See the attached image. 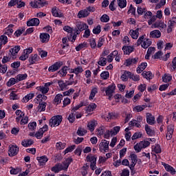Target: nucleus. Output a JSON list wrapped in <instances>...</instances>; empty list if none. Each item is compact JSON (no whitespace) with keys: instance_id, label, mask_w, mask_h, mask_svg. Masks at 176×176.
Wrapping results in <instances>:
<instances>
[{"instance_id":"nucleus-1","label":"nucleus","mask_w":176,"mask_h":176,"mask_svg":"<svg viewBox=\"0 0 176 176\" xmlns=\"http://www.w3.org/2000/svg\"><path fill=\"white\" fill-rule=\"evenodd\" d=\"M151 142H156V139L148 138L147 140L140 141L133 146V149L135 151L136 153H140L142 149L148 148V146L151 145Z\"/></svg>"},{"instance_id":"nucleus-2","label":"nucleus","mask_w":176,"mask_h":176,"mask_svg":"<svg viewBox=\"0 0 176 176\" xmlns=\"http://www.w3.org/2000/svg\"><path fill=\"white\" fill-rule=\"evenodd\" d=\"M137 46H141L143 49H148V47L152 45V41L149 38H145V36H141L137 41Z\"/></svg>"},{"instance_id":"nucleus-3","label":"nucleus","mask_w":176,"mask_h":176,"mask_svg":"<svg viewBox=\"0 0 176 176\" xmlns=\"http://www.w3.org/2000/svg\"><path fill=\"white\" fill-rule=\"evenodd\" d=\"M96 12V8L93 6H89L87 7L84 10H81L78 12L77 14V17L78 19H85V17H87L90 13Z\"/></svg>"},{"instance_id":"nucleus-4","label":"nucleus","mask_w":176,"mask_h":176,"mask_svg":"<svg viewBox=\"0 0 176 176\" xmlns=\"http://www.w3.org/2000/svg\"><path fill=\"white\" fill-rule=\"evenodd\" d=\"M62 122H63V116L57 115V116H53L50 120L49 124L50 127H57L60 126Z\"/></svg>"},{"instance_id":"nucleus-5","label":"nucleus","mask_w":176,"mask_h":176,"mask_svg":"<svg viewBox=\"0 0 176 176\" xmlns=\"http://www.w3.org/2000/svg\"><path fill=\"white\" fill-rule=\"evenodd\" d=\"M116 90V85L113 83L111 84L107 87H106L104 91L109 101L112 100V97H113V94H115Z\"/></svg>"},{"instance_id":"nucleus-6","label":"nucleus","mask_w":176,"mask_h":176,"mask_svg":"<svg viewBox=\"0 0 176 176\" xmlns=\"http://www.w3.org/2000/svg\"><path fill=\"white\" fill-rule=\"evenodd\" d=\"M99 150L102 153H105L109 151V141L102 140L99 144Z\"/></svg>"},{"instance_id":"nucleus-7","label":"nucleus","mask_w":176,"mask_h":176,"mask_svg":"<svg viewBox=\"0 0 176 176\" xmlns=\"http://www.w3.org/2000/svg\"><path fill=\"white\" fill-rule=\"evenodd\" d=\"M53 85V82H47L43 86H39L36 87L38 91H40L42 94H47L49 93V87Z\"/></svg>"},{"instance_id":"nucleus-8","label":"nucleus","mask_w":176,"mask_h":176,"mask_svg":"<svg viewBox=\"0 0 176 176\" xmlns=\"http://www.w3.org/2000/svg\"><path fill=\"white\" fill-rule=\"evenodd\" d=\"M49 130V126L47 124L44 125L42 128H41L37 132H36L34 137L38 140H41L42 137H43V134L46 133Z\"/></svg>"},{"instance_id":"nucleus-9","label":"nucleus","mask_w":176,"mask_h":176,"mask_svg":"<svg viewBox=\"0 0 176 176\" xmlns=\"http://www.w3.org/2000/svg\"><path fill=\"white\" fill-rule=\"evenodd\" d=\"M19 151H20L19 146L10 145L9 146L8 155L10 156V157H13V156H16V155L19 153Z\"/></svg>"},{"instance_id":"nucleus-10","label":"nucleus","mask_w":176,"mask_h":176,"mask_svg":"<svg viewBox=\"0 0 176 176\" xmlns=\"http://www.w3.org/2000/svg\"><path fill=\"white\" fill-rule=\"evenodd\" d=\"M63 61L56 62L48 68V71L49 72H56V71H58V69L63 67Z\"/></svg>"},{"instance_id":"nucleus-11","label":"nucleus","mask_w":176,"mask_h":176,"mask_svg":"<svg viewBox=\"0 0 176 176\" xmlns=\"http://www.w3.org/2000/svg\"><path fill=\"white\" fill-rule=\"evenodd\" d=\"M138 58H129L126 59L124 63L126 67H130V65H137L138 64Z\"/></svg>"},{"instance_id":"nucleus-12","label":"nucleus","mask_w":176,"mask_h":176,"mask_svg":"<svg viewBox=\"0 0 176 176\" xmlns=\"http://www.w3.org/2000/svg\"><path fill=\"white\" fill-rule=\"evenodd\" d=\"M41 21L38 18H32L27 21L28 27H38V25H39Z\"/></svg>"},{"instance_id":"nucleus-13","label":"nucleus","mask_w":176,"mask_h":176,"mask_svg":"<svg viewBox=\"0 0 176 176\" xmlns=\"http://www.w3.org/2000/svg\"><path fill=\"white\" fill-rule=\"evenodd\" d=\"M173 134H174V126L170 124L167 128L166 140H171L173 138Z\"/></svg>"},{"instance_id":"nucleus-14","label":"nucleus","mask_w":176,"mask_h":176,"mask_svg":"<svg viewBox=\"0 0 176 176\" xmlns=\"http://www.w3.org/2000/svg\"><path fill=\"white\" fill-rule=\"evenodd\" d=\"M30 6L32 8H43L45 3H43V0H34L30 2Z\"/></svg>"},{"instance_id":"nucleus-15","label":"nucleus","mask_w":176,"mask_h":176,"mask_svg":"<svg viewBox=\"0 0 176 176\" xmlns=\"http://www.w3.org/2000/svg\"><path fill=\"white\" fill-rule=\"evenodd\" d=\"M130 158H131V164L129 165V168L131 170H133V168H134V167H135V165L137 164V155L135 153H131L130 155Z\"/></svg>"},{"instance_id":"nucleus-16","label":"nucleus","mask_w":176,"mask_h":176,"mask_svg":"<svg viewBox=\"0 0 176 176\" xmlns=\"http://www.w3.org/2000/svg\"><path fill=\"white\" fill-rule=\"evenodd\" d=\"M162 166H164L166 171H167L168 173H170L171 175H175V173H176L175 168L171 166V165H169L166 163H162Z\"/></svg>"},{"instance_id":"nucleus-17","label":"nucleus","mask_w":176,"mask_h":176,"mask_svg":"<svg viewBox=\"0 0 176 176\" xmlns=\"http://www.w3.org/2000/svg\"><path fill=\"white\" fill-rule=\"evenodd\" d=\"M13 27H14V25L10 24L7 28L4 29V35H8V36H12L13 35Z\"/></svg>"},{"instance_id":"nucleus-18","label":"nucleus","mask_w":176,"mask_h":176,"mask_svg":"<svg viewBox=\"0 0 176 176\" xmlns=\"http://www.w3.org/2000/svg\"><path fill=\"white\" fill-rule=\"evenodd\" d=\"M52 15L54 16V17H59L61 18L63 17V16H64L63 14V11H61L60 10H59L58 8L56 7H54L52 10Z\"/></svg>"},{"instance_id":"nucleus-19","label":"nucleus","mask_w":176,"mask_h":176,"mask_svg":"<svg viewBox=\"0 0 176 176\" xmlns=\"http://www.w3.org/2000/svg\"><path fill=\"white\" fill-rule=\"evenodd\" d=\"M38 61H41V57L37 54H32L29 58L30 64H36Z\"/></svg>"},{"instance_id":"nucleus-20","label":"nucleus","mask_w":176,"mask_h":176,"mask_svg":"<svg viewBox=\"0 0 176 176\" xmlns=\"http://www.w3.org/2000/svg\"><path fill=\"white\" fill-rule=\"evenodd\" d=\"M50 39V35L47 33H41L40 34V41L42 43H47Z\"/></svg>"},{"instance_id":"nucleus-21","label":"nucleus","mask_w":176,"mask_h":176,"mask_svg":"<svg viewBox=\"0 0 176 176\" xmlns=\"http://www.w3.org/2000/svg\"><path fill=\"white\" fill-rule=\"evenodd\" d=\"M160 36H162V32L157 30H153L149 34V38H153L154 39H157L160 38Z\"/></svg>"},{"instance_id":"nucleus-22","label":"nucleus","mask_w":176,"mask_h":176,"mask_svg":"<svg viewBox=\"0 0 176 176\" xmlns=\"http://www.w3.org/2000/svg\"><path fill=\"white\" fill-rule=\"evenodd\" d=\"M129 35H131L132 39H138L140 36V29L137 28L136 30H131L129 31Z\"/></svg>"},{"instance_id":"nucleus-23","label":"nucleus","mask_w":176,"mask_h":176,"mask_svg":"<svg viewBox=\"0 0 176 176\" xmlns=\"http://www.w3.org/2000/svg\"><path fill=\"white\" fill-rule=\"evenodd\" d=\"M146 118L148 124H150L151 126L155 124V116H153L151 113H147Z\"/></svg>"},{"instance_id":"nucleus-24","label":"nucleus","mask_w":176,"mask_h":176,"mask_svg":"<svg viewBox=\"0 0 176 176\" xmlns=\"http://www.w3.org/2000/svg\"><path fill=\"white\" fill-rule=\"evenodd\" d=\"M36 160H38L40 166H45V164H46V163H47V161L49 160V159H47V157L46 155L37 157Z\"/></svg>"},{"instance_id":"nucleus-25","label":"nucleus","mask_w":176,"mask_h":176,"mask_svg":"<svg viewBox=\"0 0 176 176\" xmlns=\"http://www.w3.org/2000/svg\"><path fill=\"white\" fill-rule=\"evenodd\" d=\"M20 49H21L20 45H16L10 50V53H11L12 58H16L15 56L19 53V52H20Z\"/></svg>"},{"instance_id":"nucleus-26","label":"nucleus","mask_w":176,"mask_h":176,"mask_svg":"<svg viewBox=\"0 0 176 176\" xmlns=\"http://www.w3.org/2000/svg\"><path fill=\"white\" fill-rule=\"evenodd\" d=\"M51 170L52 171H53V173H60V171L65 169H64V166H63V164H57L54 167H52Z\"/></svg>"},{"instance_id":"nucleus-27","label":"nucleus","mask_w":176,"mask_h":176,"mask_svg":"<svg viewBox=\"0 0 176 176\" xmlns=\"http://www.w3.org/2000/svg\"><path fill=\"white\" fill-rule=\"evenodd\" d=\"M96 126H97V121H96L95 120H91L87 123V128L91 132L94 131Z\"/></svg>"},{"instance_id":"nucleus-28","label":"nucleus","mask_w":176,"mask_h":176,"mask_svg":"<svg viewBox=\"0 0 176 176\" xmlns=\"http://www.w3.org/2000/svg\"><path fill=\"white\" fill-rule=\"evenodd\" d=\"M166 27H167V25L161 21H158L153 24V28H166Z\"/></svg>"},{"instance_id":"nucleus-29","label":"nucleus","mask_w":176,"mask_h":176,"mask_svg":"<svg viewBox=\"0 0 176 176\" xmlns=\"http://www.w3.org/2000/svg\"><path fill=\"white\" fill-rule=\"evenodd\" d=\"M142 75L143 78H145V79H146L147 80H151V79H153V74H152L150 71H144Z\"/></svg>"},{"instance_id":"nucleus-30","label":"nucleus","mask_w":176,"mask_h":176,"mask_svg":"<svg viewBox=\"0 0 176 176\" xmlns=\"http://www.w3.org/2000/svg\"><path fill=\"white\" fill-rule=\"evenodd\" d=\"M148 67V63L146 62L142 63L137 68L136 72L138 74H141V72H143L145 68Z\"/></svg>"},{"instance_id":"nucleus-31","label":"nucleus","mask_w":176,"mask_h":176,"mask_svg":"<svg viewBox=\"0 0 176 176\" xmlns=\"http://www.w3.org/2000/svg\"><path fill=\"white\" fill-rule=\"evenodd\" d=\"M131 76V72L129 71H124V72L121 76V80L123 82H127L129 80V78Z\"/></svg>"},{"instance_id":"nucleus-32","label":"nucleus","mask_w":176,"mask_h":176,"mask_svg":"<svg viewBox=\"0 0 176 176\" xmlns=\"http://www.w3.org/2000/svg\"><path fill=\"white\" fill-rule=\"evenodd\" d=\"M162 82L164 83H168V82H171L173 80V76L170 74H165L164 76H162Z\"/></svg>"},{"instance_id":"nucleus-33","label":"nucleus","mask_w":176,"mask_h":176,"mask_svg":"<svg viewBox=\"0 0 176 176\" xmlns=\"http://www.w3.org/2000/svg\"><path fill=\"white\" fill-rule=\"evenodd\" d=\"M176 26V17H173L168 22V31H170L172 28Z\"/></svg>"},{"instance_id":"nucleus-34","label":"nucleus","mask_w":176,"mask_h":176,"mask_svg":"<svg viewBox=\"0 0 176 176\" xmlns=\"http://www.w3.org/2000/svg\"><path fill=\"white\" fill-rule=\"evenodd\" d=\"M122 50L124 52V54H130V53H133V52H134V47L132 46H124L122 47Z\"/></svg>"},{"instance_id":"nucleus-35","label":"nucleus","mask_w":176,"mask_h":176,"mask_svg":"<svg viewBox=\"0 0 176 176\" xmlns=\"http://www.w3.org/2000/svg\"><path fill=\"white\" fill-rule=\"evenodd\" d=\"M76 27L79 31H85L89 26L87 24L85 23L84 22H78L76 25Z\"/></svg>"},{"instance_id":"nucleus-36","label":"nucleus","mask_w":176,"mask_h":176,"mask_svg":"<svg viewBox=\"0 0 176 176\" xmlns=\"http://www.w3.org/2000/svg\"><path fill=\"white\" fill-rule=\"evenodd\" d=\"M103 118L107 122H109L111 119H115L116 116L115 115V113H107L103 116Z\"/></svg>"},{"instance_id":"nucleus-37","label":"nucleus","mask_w":176,"mask_h":176,"mask_svg":"<svg viewBox=\"0 0 176 176\" xmlns=\"http://www.w3.org/2000/svg\"><path fill=\"white\" fill-rule=\"evenodd\" d=\"M145 131L149 137H153V135H155V131L151 129V126H149L148 124L145 125Z\"/></svg>"},{"instance_id":"nucleus-38","label":"nucleus","mask_w":176,"mask_h":176,"mask_svg":"<svg viewBox=\"0 0 176 176\" xmlns=\"http://www.w3.org/2000/svg\"><path fill=\"white\" fill-rule=\"evenodd\" d=\"M34 144V141L32 140H24L21 142L22 146L25 148H28V146H31Z\"/></svg>"},{"instance_id":"nucleus-39","label":"nucleus","mask_w":176,"mask_h":176,"mask_svg":"<svg viewBox=\"0 0 176 176\" xmlns=\"http://www.w3.org/2000/svg\"><path fill=\"white\" fill-rule=\"evenodd\" d=\"M118 54L119 52H118V50H114L109 55H108L107 56L108 63H112V61H113V57H115V56H118Z\"/></svg>"},{"instance_id":"nucleus-40","label":"nucleus","mask_w":176,"mask_h":176,"mask_svg":"<svg viewBox=\"0 0 176 176\" xmlns=\"http://www.w3.org/2000/svg\"><path fill=\"white\" fill-rule=\"evenodd\" d=\"M33 97H35V94H34V93H30L24 96L22 99V102H28L30 100H32Z\"/></svg>"},{"instance_id":"nucleus-41","label":"nucleus","mask_w":176,"mask_h":176,"mask_svg":"<svg viewBox=\"0 0 176 176\" xmlns=\"http://www.w3.org/2000/svg\"><path fill=\"white\" fill-rule=\"evenodd\" d=\"M87 162H89V163H97V157L95 155H93L91 154H89L86 157Z\"/></svg>"},{"instance_id":"nucleus-42","label":"nucleus","mask_w":176,"mask_h":176,"mask_svg":"<svg viewBox=\"0 0 176 176\" xmlns=\"http://www.w3.org/2000/svg\"><path fill=\"white\" fill-rule=\"evenodd\" d=\"M16 83H19V81L17 80V78H11L7 82L6 86L8 87H12V86H13V85H16Z\"/></svg>"},{"instance_id":"nucleus-43","label":"nucleus","mask_w":176,"mask_h":176,"mask_svg":"<svg viewBox=\"0 0 176 176\" xmlns=\"http://www.w3.org/2000/svg\"><path fill=\"white\" fill-rule=\"evenodd\" d=\"M137 12L139 16H142L144 14L145 12H146V8L144 6H140L137 8Z\"/></svg>"},{"instance_id":"nucleus-44","label":"nucleus","mask_w":176,"mask_h":176,"mask_svg":"<svg viewBox=\"0 0 176 176\" xmlns=\"http://www.w3.org/2000/svg\"><path fill=\"white\" fill-rule=\"evenodd\" d=\"M71 163H72V158L66 159L62 164V166H63L64 170H67L68 167H69Z\"/></svg>"},{"instance_id":"nucleus-45","label":"nucleus","mask_w":176,"mask_h":176,"mask_svg":"<svg viewBox=\"0 0 176 176\" xmlns=\"http://www.w3.org/2000/svg\"><path fill=\"white\" fill-rule=\"evenodd\" d=\"M10 100H12V101H14L16 100H20V96H19V94H16V91H12L10 94Z\"/></svg>"},{"instance_id":"nucleus-46","label":"nucleus","mask_w":176,"mask_h":176,"mask_svg":"<svg viewBox=\"0 0 176 176\" xmlns=\"http://www.w3.org/2000/svg\"><path fill=\"white\" fill-rule=\"evenodd\" d=\"M62 100H63V95L58 94L55 96L54 102L56 105H58V104H61Z\"/></svg>"},{"instance_id":"nucleus-47","label":"nucleus","mask_w":176,"mask_h":176,"mask_svg":"<svg viewBox=\"0 0 176 176\" xmlns=\"http://www.w3.org/2000/svg\"><path fill=\"white\" fill-rule=\"evenodd\" d=\"M120 131V126H114L112 130L108 131V133H110L111 135H116Z\"/></svg>"},{"instance_id":"nucleus-48","label":"nucleus","mask_w":176,"mask_h":176,"mask_svg":"<svg viewBox=\"0 0 176 176\" xmlns=\"http://www.w3.org/2000/svg\"><path fill=\"white\" fill-rule=\"evenodd\" d=\"M97 93H98V89L97 87L93 88L89 95V100H94V98L96 97V94Z\"/></svg>"},{"instance_id":"nucleus-49","label":"nucleus","mask_w":176,"mask_h":176,"mask_svg":"<svg viewBox=\"0 0 176 176\" xmlns=\"http://www.w3.org/2000/svg\"><path fill=\"white\" fill-rule=\"evenodd\" d=\"M16 80L18 82H21V80H25L26 78H28V75L27 74H18L16 76Z\"/></svg>"},{"instance_id":"nucleus-50","label":"nucleus","mask_w":176,"mask_h":176,"mask_svg":"<svg viewBox=\"0 0 176 176\" xmlns=\"http://www.w3.org/2000/svg\"><path fill=\"white\" fill-rule=\"evenodd\" d=\"M118 5L121 8L123 9L127 6V1L126 0H118Z\"/></svg>"},{"instance_id":"nucleus-51","label":"nucleus","mask_w":176,"mask_h":176,"mask_svg":"<svg viewBox=\"0 0 176 176\" xmlns=\"http://www.w3.org/2000/svg\"><path fill=\"white\" fill-rule=\"evenodd\" d=\"M97 108V104L96 103H91L87 107V112H93L94 109Z\"/></svg>"},{"instance_id":"nucleus-52","label":"nucleus","mask_w":176,"mask_h":176,"mask_svg":"<svg viewBox=\"0 0 176 176\" xmlns=\"http://www.w3.org/2000/svg\"><path fill=\"white\" fill-rule=\"evenodd\" d=\"M75 116H76V113L71 112L67 117V120H69V123H74L75 122Z\"/></svg>"},{"instance_id":"nucleus-53","label":"nucleus","mask_w":176,"mask_h":176,"mask_svg":"<svg viewBox=\"0 0 176 176\" xmlns=\"http://www.w3.org/2000/svg\"><path fill=\"white\" fill-rule=\"evenodd\" d=\"M38 111L39 112H45V111H46V102L39 103Z\"/></svg>"},{"instance_id":"nucleus-54","label":"nucleus","mask_w":176,"mask_h":176,"mask_svg":"<svg viewBox=\"0 0 176 176\" xmlns=\"http://www.w3.org/2000/svg\"><path fill=\"white\" fill-rule=\"evenodd\" d=\"M129 126H135V127H141V122L137 120H133L129 122Z\"/></svg>"},{"instance_id":"nucleus-55","label":"nucleus","mask_w":176,"mask_h":176,"mask_svg":"<svg viewBox=\"0 0 176 176\" xmlns=\"http://www.w3.org/2000/svg\"><path fill=\"white\" fill-rule=\"evenodd\" d=\"M86 133H87V131L82 127H79L77 130V135H80V137H83Z\"/></svg>"},{"instance_id":"nucleus-56","label":"nucleus","mask_w":176,"mask_h":176,"mask_svg":"<svg viewBox=\"0 0 176 176\" xmlns=\"http://www.w3.org/2000/svg\"><path fill=\"white\" fill-rule=\"evenodd\" d=\"M65 143H63L61 142H57L56 144V149H58V151H61L63 149L65 148Z\"/></svg>"},{"instance_id":"nucleus-57","label":"nucleus","mask_w":176,"mask_h":176,"mask_svg":"<svg viewBox=\"0 0 176 176\" xmlns=\"http://www.w3.org/2000/svg\"><path fill=\"white\" fill-rule=\"evenodd\" d=\"M98 64L101 67H105V65H107V58L104 57H100L99 61L98 62Z\"/></svg>"},{"instance_id":"nucleus-58","label":"nucleus","mask_w":176,"mask_h":176,"mask_svg":"<svg viewBox=\"0 0 176 176\" xmlns=\"http://www.w3.org/2000/svg\"><path fill=\"white\" fill-rule=\"evenodd\" d=\"M100 78L103 79V80H107V79L109 78V72H107V71L102 72L100 74Z\"/></svg>"},{"instance_id":"nucleus-59","label":"nucleus","mask_w":176,"mask_h":176,"mask_svg":"<svg viewBox=\"0 0 176 176\" xmlns=\"http://www.w3.org/2000/svg\"><path fill=\"white\" fill-rule=\"evenodd\" d=\"M93 34L95 35H98L101 32V25H98L97 26L94 27L92 30Z\"/></svg>"},{"instance_id":"nucleus-60","label":"nucleus","mask_w":176,"mask_h":176,"mask_svg":"<svg viewBox=\"0 0 176 176\" xmlns=\"http://www.w3.org/2000/svg\"><path fill=\"white\" fill-rule=\"evenodd\" d=\"M28 129L31 131H34L36 129V122H32L28 124Z\"/></svg>"},{"instance_id":"nucleus-61","label":"nucleus","mask_w":176,"mask_h":176,"mask_svg":"<svg viewBox=\"0 0 176 176\" xmlns=\"http://www.w3.org/2000/svg\"><path fill=\"white\" fill-rule=\"evenodd\" d=\"M67 71H68V67L67 66H64L62 69H60L59 71L60 76H65L67 75Z\"/></svg>"},{"instance_id":"nucleus-62","label":"nucleus","mask_w":176,"mask_h":176,"mask_svg":"<svg viewBox=\"0 0 176 176\" xmlns=\"http://www.w3.org/2000/svg\"><path fill=\"white\" fill-rule=\"evenodd\" d=\"M83 72V67L82 66H78L76 68H74V74L78 76V75H80V74H82Z\"/></svg>"},{"instance_id":"nucleus-63","label":"nucleus","mask_w":176,"mask_h":176,"mask_svg":"<svg viewBox=\"0 0 176 176\" xmlns=\"http://www.w3.org/2000/svg\"><path fill=\"white\" fill-rule=\"evenodd\" d=\"M89 45L91 49H96L97 47V42L96 41V38L89 39Z\"/></svg>"},{"instance_id":"nucleus-64","label":"nucleus","mask_w":176,"mask_h":176,"mask_svg":"<svg viewBox=\"0 0 176 176\" xmlns=\"http://www.w3.org/2000/svg\"><path fill=\"white\" fill-rule=\"evenodd\" d=\"M0 42L1 45H6V43H8V36L5 35H1L0 36Z\"/></svg>"}]
</instances>
